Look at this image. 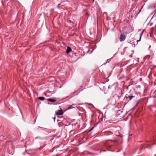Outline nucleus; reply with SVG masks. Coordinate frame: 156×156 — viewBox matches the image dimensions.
<instances>
[{
  "label": "nucleus",
  "instance_id": "nucleus-12",
  "mask_svg": "<svg viewBox=\"0 0 156 156\" xmlns=\"http://www.w3.org/2000/svg\"><path fill=\"white\" fill-rule=\"evenodd\" d=\"M94 128H92L90 130V131L91 130L93 129Z\"/></svg>",
  "mask_w": 156,
  "mask_h": 156
},
{
  "label": "nucleus",
  "instance_id": "nucleus-1",
  "mask_svg": "<svg viewBox=\"0 0 156 156\" xmlns=\"http://www.w3.org/2000/svg\"><path fill=\"white\" fill-rule=\"evenodd\" d=\"M126 38V36L123 34H121L120 37V41H124Z\"/></svg>",
  "mask_w": 156,
  "mask_h": 156
},
{
  "label": "nucleus",
  "instance_id": "nucleus-5",
  "mask_svg": "<svg viewBox=\"0 0 156 156\" xmlns=\"http://www.w3.org/2000/svg\"><path fill=\"white\" fill-rule=\"evenodd\" d=\"M134 97H135V96L131 95L130 96H129L128 97H126V98L127 99L128 98L129 100H131Z\"/></svg>",
  "mask_w": 156,
  "mask_h": 156
},
{
  "label": "nucleus",
  "instance_id": "nucleus-11",
  "mask_svg": "<svg viewBox=\"0 0 156 156\" xmlns=\"http://www.w3.org/2000/svg\"><path fill=\"white\" fill-rule=\"evenodd\" d=\"M129 57L131 58V57H132V55H129Z\"/></svg>",
  "mask_w": 156,
  "mask_h": 156
},
{
  "label": "nucleus",
  "instance_id": "nucleus-3",
  "mask_svg": "<svg viewBox=\"0 0 156 156\" xmlns=\"http://www.w3.org/2000/svg\"><path fill=\"white\" fill-rule=\"evenodd\" d=\"M48 101L51 102H55L56 101L55 99L54 98H48L47 99Z\"/></svg>",
  "mask_w": 156,
  "mask_h": 156
},
{
  "label": "nucleus",
  "instance_id": "nucleus-4",
  "mask_svg": "<svg viewBox=\"0 0 156 156\" xmlns=\"http://www.w3.org/2000/svg\"><path fill=\"white\" fill-rule=\"evenodd\" d=\"M71 51H72L71 48L70 47L68 46L67 47V49L66 50V53L67 54H68Z\"/></svg>",
  "mask_w": 156,
  "mask_h": 156
},
{
  "label": "nucleus",
  "instance_id": "nucleus-6",
  "mask_svg": "<svg viewBox=\"0 0 156 156\" xmlns=\"http://www.w3.org/2000/svg\"><path fill=\"white\" fill-rule=\"evenodd\" d=\"M152 14H153V17H156V9L152 13Z\"/></svg>",
  "mask_w": 156,
  "mask_h": 156
},
{
  "label": "nucleus",
  "instance_id": "nucleus-8",
  "mask_svg": "<svg viewBox=\"0 0 156 156\" xmlns=\"http://www.w3.org/2000/svg\"><path fill=\"white\" fill-rule=\"evenodd\" d=\"M144 31V30H143V31H142V32H141L140 33V39H139V40H137V41H140V39H141V36H142V34H143V33Z\"/></svg>",
  "mask_w": 156,
  "mask_h": 156
},
{
  "label": "nucleus",
  "instance_id": "nucleus-2",
  "mask_svg": "<svg viewBox=\"0 0 156 156\" xmlns=\"http://www.w3.org/2000/svg\"><path fill=\"white\" fill-rule=\"evenodd\" d=\"M56 114L57 115H61L63 114V112L62 110H59L58 112L56 113Z\"/></svg>",
  "mask_w": 156,
  "mask_h": 156
},
{
  "label": "nucleus",
  "instance_id": "nucleus-10",
  "mask_svg": "<svg viewBox=\"0 0 156 156\" xmlns=\"http://www.w3.org/2000/svg\"><path fill=\"white\" fill-rule=\"evenodd\" d=\"M113 87L112 85H109L108 86V88L109 89H111L112 88V87Z\"/></svg>",
  "mask_w": 156,
  "mask_h": 156
},
{
  "label": "nucleus",
  "instance_id": "nucleus-15",
  "mask_svg": "<svg viewBox=\"0 0 156 156\" xmlns=\"http://www.w3.org/2000/svg\"><path fill=\"white\" fill-rule=\"evenodd\" d=\"M155 156H156V155Z\"/></svg>",
  "mask_w": 156,
  "mask_h": 156
},
{
  "label": "nucleus",
  "instance_id": "nucleus-14",
  "mask_svg": "<svg viewBox=\"0 0 156 156\" xmlns=\"http://www.w3.org/2000/svg\"><path fill=\"white\" fill-rule=\"evenodd\" d=\"M132 54H133V53H134V51H132Z\"/></svg>",
  "mask_w": 156,
  "mask_h": 156
},
{
  "label": "nucleus",
  "instance_id": "nucleus-9",
  "mask_svg": "<svg viewBox=\"0 0 156 156\" xmlns=\"http://www.w3.org/2000/svg\"><path fill=\"white\" fill-rule=\"evenodd\" d=\"M38 99L39 100L43 101L45 99V98L43 97H38Z\"/></svg>",
  "mask_w": 156,
  "mask_h": 156
},
{
  "label": "nucleus",
  "instance_id": "nucleus-7",
  "mask_svg": "<svg viewBox=\"0 0 156 156\" xmlns=\"http://www.w3.org/2000/svg\"><path fill=\"white\" fill-rule=\"evenodd\" d=\"M73 105H75V104H73L72 105H70V106H69L68 108V109H72L73 108H74L75 107L73 106Z\"/></svg>",
  "mask_w": 156,
  "mask_h": 156
},
{
  "label": "nucleus",
  "instance_id": "nucleus-13",
  "mask_svg": "<svg viewBox=\"0 0 156 156\" xmlns=\"http://www.w3.org/2000/svg\"><path fill=\"white\" fill-rule=\"evenodd\" d=\"M53 118L54 119V120L55 121V117H54V118Z\"/></svg>",
  "mask_w": 156,
  "mask_h": 156
}]
</instances>
